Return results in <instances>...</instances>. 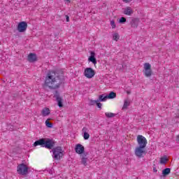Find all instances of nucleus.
I'll use <instances>...</instances> for the list:
<instances>
[{"label":"nucleus","instance_id":"33","mask_svg":"<svg viewBox=\"0 0 179 179\" xmlns=\"http://www.w3.org/2000/svg\"><path fill=\"white\" fill-rule=\"evenodd\" d=\"M127 94H131V91H127Z\"/></svg>","mask_w":179,"mask_h":179},{"label":"nucleus","instance_id":"22","mask_svg":"<svg viewBox=\"0 0 179 179\" xmlns=\"http://www.w3.org/2000/svg\"><path fill=\"white\" fill-rule=\"evenodd\" d=\"M106 117H107L108 118H113L115 114L113 113H105Z\"/></svg>","mask_w":179,"mask_h":179},{"label":"nucleus","instance_id":"5","mask_svg":"<svg viewBox=\"0 0 179 179\" xmlns=\"http://www.w3.org/2000/svg\"><path fill=\"white\" fill-rule=\"evenodd\" d=\"M84 75L85 78H87V79H92V78L96 75V72L93 70V69L89 67L85 69Z\"/></svg>","mask_w":179,"mask_h":179},{"label":"nucleus","instance_id":"1","mask_svg":"<svg viewBox=\"0 0 179 179\" xmlns=\"http://www.w3.org/2000/svg\"><path fill=\"white\" fill-rule=\"evenodd\" d=\"M56 143L57 142L54 139L46 138L36 141L34 143V146H41V148L49 149V150L52 149L53 159L55 160H61V157H64V151L62 147H55Z\"/></svg>","mask_w":179,"mask_h":179},{"label":"nucleus","instance_id":"26","mask_svg":"<svg viewBox=\"0 0 179 179\" xmlns=\"http://www.w3.org/2000/svg\"><path fill=\"white\" fill-rule=\"evenodd\" d=\"M97 103H99V101H97V100H92V99L90 100V106H94Z\"/></svg>","mask_w":179,"mask_h":179},{"label":"nucleus","instance_id":"23","mask_svg":"<svg viewBox=\"0 0 179 179\" xmlns=\"http://www.w3.org/2000/svg\"><path fill=\"white\" fill-rule=\"evenodd\" d=\"M45 125L48 127V128H52V123L50 122V119H48L45 121Z\"/></svg>","mask_w":179,"mask_h":179},{"label":"nucleus","instance_id":"11","mask_svg":"<svg viewBox=\"0 0 179 179\" xmlns=\"http://www.w3.org/2000/svg\"><path fill=\"white\" fill-rule=\"evenodd\" d=\"M90 54H91V57L88 58V61L90 62H92L94 65H96V64H97V60L96 59V57H95L96 53L94 52L91 51Z\"/></svg>","mask_w":179,"mask_h":179},{"label":"nucleus","instance_id":"25","mask_svg":"<svg viewBox=\"0 0 179 179\" xmlns=\"http://www.w3.org/2000/svg\"><path fill=\"white\" fill-rule=\"evenodd\" d=\"M129 104H130V102H129V101H128V100H124V105H123V109L124 108H127V107H128V106H129Z\"/></svg>","mask_w":179,"mask_h":179},{"label":"nucleus","instance_id":"19","mask_svg":"<svg viewBox=\"0 0 179 179\" xmlns=\"http://www.w3.org/2000/svg\"><path fill=\"white\" fill-rule=\"evenodd\" d=\"M117 97V94L114 92H110L108 95H106V99H115Z\"/></svg>","mask_w":179,"mask_h":179},{"label":"nucleus","instance_id":"4","mask_svg":"<svg viewBox=\"0 0 179 179\" xmlns=\"http://www.w3.org/2000/svg\"><path fill=\"white\" fill-rule=\"evenodd\" d=\"M137 142L138 143V147L140 148H146V145H148V141L146 138H145L142 135H138L137 136Z\"/></svg>","mask_w":179,"mask_h":179},{"label":"nucleus","instance_id":"17","mask_svg":"<svg viewBox=\"0 0 179 179\" xmlns=\"http://www.w3.org/2000/svg\"><path fill=\"white\" fill-rule=\"evenodd\" d=\"M134 13V10H132V8L131 7L125 8L124 10V14L127 15V16H131Z\"/></svg>","mask_w":179,"mask_h":179},{"label":"nucleus","instance_id":"20","mask_svg":"<svg viewBox=\"0 0 179 179\" xmlns=\"http://www.w3.org/2000/svg\"><path fill=\"white\" fill-rule=\"evenodd\" d=\"M171 171V169L170 168H166L162 171V174L164 177H166V176H169Z\"/></svg>","mask_w":179,"mask_h":179},{"label":"nucleus","instance_id":"29","mask_svg":"<svg viewBox=\"0 0 179 179\" xmlns=\"http://www.w3.org/2000/svg\"><path fill=\"white\" fill-rule=\"evenodd\" d=\"M96 106L98 108H101V106H103V104L101 103L97 102Z\"/></svg>","mask_w":179,"mask_h":179},{"label":"nucleus","instance_id":"6","mask_svg":"<svg viewBox=\"0 0 179 179\" xmlns=\"http://www.w3.org/2000/svg\"><path fill=\"white\" fill-rule=\"evenodd\" d=\"M144 73L147 78L152 76V66L149 63L144 64Z\"/></svg>","mask_w":179,"mask_h":179},{"label":"nucleus","instance_id":"30","mask_svg":"<svg viewBox=\"0 0 179 179\" xmlns=\"http://www.w3.org/2000/svg\"><path fill=\"white\" fill-rule=\"evenodd\" d=\"M153 171L154 173H157V169H156V167L153 166Z\"/></svg>","mask_w":179,"mask_h":179},{"label":"nucleus","instance_id":"18","mask_svg":"<svg viewBox=\"0 0 179 179\" xmlns=\"http://www.w3.org/2000/svg\"><path fill=\"white\" fill-rule=\"evenodd\" d=\"M106 101H107V96L104 94L99 95V99H97L98 102Z\"/></svg>","mask_w":179,"mask_h":179},{"label":"nucleus","instance_id":"31","mask_svg":"<svg viewBox=\"0 0 179 179\" xmlns=\"http://www.w3.org/2000/svg\"><path fill=\"white\" fill-rule=\"evenodd\" d=\"M131 0H123V2H125L126 3H129Z\"/></svg>","mask_w":179,"mask_h":179},{"label":"nucleus","instance_id":"14","mask_svg":"<svg viewBox=\"0 0 179 179\" xmlns=\"http://www.w3.org/2000/svg\"><path fill=\"white\" fill-rule=\"evenodd\" d=\"M88 153H84L80 156L81 159V164H83V166H87V156Z\"/></svg>","mask_w":179,"mask_h":179},{"label":"nucleus","instance_id":"12","mask_svg":"<svg viewBox=\"0 0 179 179\" xmlns=\"http://www.w3.org/2000/svg\"><path fill=\"white\" fill-rule=\"evenodd\" d=\"M82 132L83 134V138L85 141H87V139H89V138H90V134H89V129H87V127H83L82 129Z\"/></svg>","mask_w":179,"mask_h":179},{"label":"nucleus","instance_id":"28","mask_svg":"<svg viewBox=\"0 0 179 179\" xmlns=\"http://www.w3.org/2000/svg\"><path fill=\"white\" fill-rule=\"evenodd\" d=\"M110 24L112 26V29H115V22H114V20L110 21Z\"/></svg>","mask_w":179,"mask_h":179},{"label":"nucleus","instance_id":"27","mask_svg":"<svg viewBox=\"0 0 179 179\" xmlns=\"http://www.w3.org/2000/svg\"><path fill=\"white\" fill-rule=\"evenodd\" d=\"M125 22H127V18L124 17H122L119 20V23H125Z\"/></svg>","mask_w":179,"mask_h":179},{"label":"nucleus","instance_id":"8","mask_svg":"<svg viewBox=\"0 0 179 179\" xmlns=\"http://www.w3.org/2000/svg\"><path fill=\"white\" fill-rule=\"evenodd\" d=\"M54 97L56 99V101L57 102V106L60 108L64 107V103H62V98L59 95V92L58 91H55L54 94Z\"/></svg>","mask_w":179,"mask_h":179},{"label":"nucleus","instance_id":"3","mask_svg":"<svg viewBox=\"0 0 179 179\" xmlns=\"http://www.w3.org/2000/svg\"><path fill=\"white\" fill-rule=\"evenodd\" d=\"M17 171L18 174H20L21 176H27V174H29V168L27 167V165L20 164L17 167Z\"/></svg>","mask_w":179,"mask_h":179},{"label":"nucleus","instance_id":"16","mask_svg":"<svg viewBox=\"0 0 179 179\" xmlns=\"http://www.w3.org/2000/svg\"><path fill=\"white\" fill-rule=\"evenodd\" d=\"M50 113H51V110H50V108H44L41 110V114L43 117H47V115H50Z\"/></svg>","mask_w":179,"mask_h":179},{"label":"nucleus","instance_id":"15","mask_svg":"<svg viewBox=\"0 0 179 179\" xmlns=\"http://www.w3.org/2000/svg\"><path fill=\"white\" fill-rule=\"evenodd\" d=\"M139 24V19L138 18H133L131 21V26L133 28L138 27V25Z\"/></svg>","mask_w":179,"mask_h":179},{"label":"nucleus","instance_id":"32","mask_svg":"<svg viewBox=\"0 0 179 179\" xmlns=\"http://www.w3.org/2000/svg\"><path fill=\"white\" fill-rule=\"evenodd\" d=\"M66 21L69 22V16L66 15Z\"/></svg>","mask_w":179,"mask_h":179},{"label":"nucleus","instance_id":"9","mask_svg":"<svg viewBox=\"0 0 179 179\" xmlns=\"http://www.w3.org/2000/svg\"><path fill=\"white\" fill-rule=\"evenodd\" d=\"M27 29V22L23 21L18 24L17 30L20 33H24V31Z\"/></svg>","mask_w":179,"mask_h":179},{"label":"nucleus","instance_id":"2","mask_svg":"<svg viewBox=\"0 0 179 179\" xmlns=\"http://www.w3.org/2000/svg\"><path fill=\"white\" fill-rule=\"evenodd\" d=\"M64 82H65L64 76H59L55 71H50L45 78V87L52 90L59 89Z\"/></svg>","mask_w":179,"mask_h":179},{"label":"nucleus","instance_id":"13","mask_svg":"<svg viewBox=\"0 0 179 179\" xmlns=\"http://www.w3.org/2000/svg\"><path fill=\"white\" fill-rule=\"evenodd\" d=\"M27 60L29 62H36V61H37V55L34 53H29Z\"/></svg>","mask_w":179,"mask_h":179},{"label":"nucleus","instance_id":"10","mask_svg":"<svg viewBox=\"0 0 179 179\" xmlns=\"http://www.w3.org/2000/svg\"><path fill=\"white\" fill-rule=\"evenodd\" d=\"M76 152L78 155H83L84 153H87L85 152V147L82 144H77L75 148Z\"/></svg>","mask_w":179,"mask_h":179},{"label":"nucleus","instance_id":"7","mask_svg":"<svg viewBox=\"0 0 179 179\" xmlns=\"http://www.w3.org/2000/svg\"><path fill=\"white\" fill-rule=\"evenodd\" d=\"M145 147H137L135 150V155L137 157H143V155H146Z\"/></svg>","mask_w":179,"mask_h":179},{"label":"nucleus","instance_id":"34","mask_svg":"<svg viewBox=\"0 0 179 179\" xmlns=\"http://www.w3.org/2000/svg\"><path fill=\"white\" fill-rule=\"evenodd\" d=\"M66 1H69V0H66Z\"/></svg>","mask_w":179,"mask_h":179},{"label":"nucleus","instance_id":"21","mask_svg":"<svg viewBox=\"0 0 179 179\" xmlns=\"http://www.w3.org/2000/svg\"><path fill=\"white\" fill-rule=\"evenodd\" d=\"M113 40L115 41H118V40H120V34H118V33L113 34Z\"/></svg>","mask_w":179,"mask_h":179},{"label":"nucleus","instance_id":"24","mask_svg":"<svg viewBox=\"0 0 179 179\" xmlns=\"http://www.w3.org/2000/svg\"><path fill=\"white\" fill-rule=\"evenodd\" d=\"M160 163L161 164H166V163H167V157H162L160 159Z\"/></svg>","mask_w":179,"mask_h":179}]
</instances>
